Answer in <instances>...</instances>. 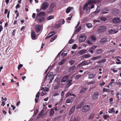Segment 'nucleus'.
Masks as SVG:
<instances>
[{
	"label": "nucleus",
	"mask_w": 121,
	"mask_h": 121,
	"mask_svg": "<svg viewBox=\"0 0 121 121\" xmlns=\"http://www.w3.org/2000/svg\"><path fill=\"white\" fill-rule=\"evenodd\" d=\"M45 15V13L44 12H42L37 14L36 16V20L37 22L41 23L45 21V17L43 16Z\"/></svg>",
	"instance_id": "f257e3e1"
},
{
	"label": "nucleus",
	"mask_w": 121,
	"mask_h": 121,
	"mask_svg": "<svg viewBox=\"0 0 121 121\" xmlns=\"http://www.w3.org/2000/svg\"><path fill=\"white\" fill-rule=\"evenodd\" d=\"M56 6V4L55 3H51L50 5L48 8L47 10L48 13H50L53 12Z\"/></svg>",
	"instance_id": "f03ea898"
},
{
	"label": "nucleus",
	"mask_w": 121,
	"mask_h": 121,
	"mask_svg": "<svg viewBox=\"0 0 121 121\" xmlns=\"http://www.w3.org/2000/svg\"><path fill=\"white\" fill-rule=\"evenodd\" d=\"M49 6V4L47 2H44L42 4L40 9H42L44 10H45Z\"/></svg>",
	"instance_id": "7ed1b4c3"
},
{
	"label": "nucleus",
	"mask_w": 121,
	"mask_h": 121,
	"mask_svg": "<svg viewBox=\"0 0 121 121\" xmlns=\"http://www.w3.org/2000/svg\"><path fill=\"white\" fill-rule=\"evenodd\" d=\"M106 29V27L104 26L100 27L98 29L97 31L98 32L101 33L105 31Z\"/></svg>",
	"instance_id": "20e7f679"
},
{
	"label": "nucleus",
	"mask_w": 121,
	"mask_h": 121,
	"mask_svg": "<svg viewBox=\"0 0 121 121\" xmlns=\"http://www.w3.org/2000/svg\"><path fill=\"white\" fill-rule=\"evenodd\" d=\"M34 25H35L36 26L35 27V29L38 33L41 31L42 29V27L40 25H36V24H34Z\"/></svg>",
	"instance_id": "39448f33"
},
{
	"label": "nucleus",
	"mask_w": 121,
	"mask_h": 121,
	"mask_svg": "<svg viewBox=\"0 0 121 121\" xmlns=\"http://www.w3.org/2000/svg\"><path fill=\"white\" fill-rule=\"evenodd\" d=\"M88 4L86 3L84 4L83 7L84 10H85L86 12L87 13L89 12L90 10V7H88Z\"/></svg>",
	"instance_id": "423d86ee"
},
{
	"label": "nucleus",
	"mask_w": 121,
	"mask_h": 121,
	"mask_svg": "<svg viewBox=\"0 0 121 121\" xmlns=\"http://www.w3.org/2000/svg\"><path fill=\"white\" fill-rule=\"evenodd\" d=\"M102 0H91L88 1V2L89 4H98L101 2Z\"/></svg>",
	"instance_id": "0eeeda50"
},
{
	"label": "nucleus",
	"mask_w": 121,
	"mask_h": 121,
	"mask_svg": "<svg viewBox=\"0 0 121 121\" xmlns=\"http://www.w3.org/2000/svg\"><path fill=\"white\" fill-rule=\"evenodd\" d=\"M86 36L84 34H83L81 35L79 41L80 42H83L86 40Z\"/></svg>",
	"instance_id": "6e6552de"
},
{
	"label": "nucleus",
	"mask_w": 121,
	"mask_h": 121,
	"mask_svg": "<svg viewBox=\"0 0 121 121\" xmlns=\"http://www.w3.org/2000/svg\"><path fill=\"white\" fill-rule=\"evenodd\" d=\"M90 108V107L89 105H86L82 108V110L83 112H86Z\"/></svg>",
	"instance_id": "1a4fd4ad"
},
{
	"label": "nucleus",
	"mask_w": 121,
	"mask_h": 121,
	"mask_svg": "<svg viewBox=\"0 0 121 121\" xmlns=\"http://www.w3.org/2000/svg\"><path fill=\"white\" fill-rule=\"evenodd\" d=\"M53 73L52 72H50L48 76V77L50 80V82H52V80H53L54 76L53 75Z\"/></svg>",
	"instance_id": "9d476101"
},
{
	"label": "nucleus",
	"mask_w": 121,
	"mask_h": 121,
	"mask_svg": "<svg viewBox=\"0 0 121 121\" xmlns=\"http://www.w3.org/2000/svg\"><path fill=\"white\" fill-rule=\"evenodd\" d=\"M75 66H73L71 67L69 69H68L67 71L69 73H73L74 72V70L75 69Z\"/></svg>",
	"instance_id": "9b49d317"
},
{
	"label": "nucleus",
	"mask_w": 121,
	"mask_h": 121,
	"mask_svg": "<svg viewBox=\"0 0 121 121\" xmlns=\"http://www.w3.org/2000/svg\"><path fill=\"white\" fill-rule=\"evenodd\" d=\"M99 95V93L98 92H96L94 93L92 95V99L96 100L97 99Z\"/></svg>",
	"instance_id": "f8f14e48"
},
{
	"label": "nucleus",
	"mask_w": 121,
	"mask_h": 121,
	"mask_svg": "<svg viewBox=\"0 0 121 121\" xmlns=\"http://www.w3.org/2000/svg\"><path fill=\"white\" fill-rule=\"evenodd\" d=\"M90 63L89 62H86V61H84L81 63H80L77 66V67H80L82 66L90 64Z\"/></svg>",
	"instance_id": "ddd939ff"
},
{
	"label": "nucleus",
	"mask_w": 121,
	"mask_h": 121,
	"mask_svg": "<svg viewBox=\"0 0 121 121\" xmlns=\"http://www.w3.org/2000/svg\"><path fill=\"white\" fill-rule=\"evenodd\" d=\"M73 7H68L66 9L65 12L66 13L68 14L71 11L73 10Z\"/></svg>",
	"instance_id": "4468645a"
},
{
	"label": "nucleus",
	"mask_w": 121,
	"mask_h": 121,
	"mask_svg": "<svg viewBox=\"0 0 121 121\" xmlns=\"http://www.w3.org/2000/svg\"><path fill=\"white\" fill-rule=\"evenodd\" d=\"M97 47L95 46H91L89 49V51L91 54L93 53V50L96 48H97Z\"/></svg>",
	"instance_id": "2eb2a0df"
},
{
	"label": "nucleus",
	"mask_w": 121,
	"mask_h": 121,
	"mask_svg": "<svg viewBox=\"0 0 121 121\" xmlns=\"http://www.w3.org/2000/svg\"><path fill=\"white\" fill-rule=\"evenodd\" d=\"M31 35L32 39L33 40H35L37 38V37L36 35L35 32L34 31H32Z\"/></svg>",
	"instance_id": "dca6fc26"
},
{
	"label": "nucleus",
	"mask_w": 121,
	"mask_h": 121,
	"mask_svg": "<svg viewBox=\"0 0 121 121\" xmlns=\"http://www.w3.org/2000/svg\"><path fill=\"white\" fill-rule=\"evenodd\" d=\"M113 22L114 23H117L120 22L121 20L119 18L115 17L113 20Z\"/></svg>",
	"instance_id": "f3484780"
},
{
	"label": "nucleus",
	"mask_w": 121,
	"mask_h": 121,
	"mask_svg": "<svg viewBox=\"0 0 121 121\" xmlns=\"http://www.w3.org/2000/svg\"><path fill=\"white\" fill-rule=\"evenodd\" d=\"M56 33V32H55L54 31H52L49 34V35L51 34H52L50 35H49L47 36L45 38V39H48L49 38L51 37V36H52L54 35Z\"/></svg>",
	"instance_id": "a211bd4d"
},
{
	"label": "nucleus",
	"mask_w": 121,
	"mask_h": 121,
	"mask_svg": "<svg viewBox=\"0 0 121 121\" xmlns=\"http://www.w3.org/2000/svg\"><path fill=\"white\" fill-rule=\"evenodd\" d=\"M69 76L68 75H66L64 76L62 79L61 81L62 82H65L67 81Z\"/></svg>",
	"instance_id": "6ab92c4d"
},
{
	"label": "nucleus",
	"mask_w": 121,
	"mask_h": 121,
	"mask_svg": "<svg viewBox=\"0 0 121 121\" xmlns=\"http://www.w3.org/2000/svg\"><path fill=\"white\" fill-rule=\"evenodd\" d=\"M73 101V99L71 97H70L68 98L66 100V103H70L72 102Z\"/></svg>",
	"instance_id": "aec40b11"
},
{
	"label": "nucleus",
	"mask_w": 121,
	"mask_h": 121,
	"mask_svg": "<svg viewBox=\"0 0 121 121\" xmlns=\"http://www.w3.org/2000/svg\"><path fill=\"white\" fill-rule=\"evenodd\" d=\"M40 94V93L39 92H38L36 95L35 99V101L36 103H37L38 102Z\"/></svg>",
	"instance_id": "412c9836"
},
{
	"label": "nucleus",
	"mask_w": 121,
	"mask_h": 121,
	"mask_svg": "<svg viewBox=\"0 0 121 121\" xmlns=\"http://www.w3.org/2000/svg\"><path fill=\"white\" fill-rule=\"evenodd\" d=\"M101 56H98L92 58L91 59V60H94L99 59H100L101 58Z\"/></svg>",
	"instance_id": "4be33fe9"
},
{
	"label": "nucleus",
	"mask_w": 121,
	"mask_h": 121,
	"mask_svg": "<svg viewBox=\"0 0 121 121\" xmlns=\"http://www.w3.org/2000/svg\"><path fill=\"white\" fill-rule=\"evenodd\" d=\"M69 95L73 96H74L75 97V95L74 94H72L71 92L70 91H69L66 94L65 96L66 98H67Z\"/></svg>",
	"instance_id": "5701e85b"
},
{
	"label": "nucleus",
	"mask_w": 121,
	"mask_h": 121,
	"mask_svg": "<svg viewBox=\"0 0 121 121\" xmlns=\"http://www.w3.org/2000/svg\"><path fill=\"white\" fill-rule=\"evenodd\" d=\"M72 80H69L67 82V84L66 85V87L68 88L72 84Z\"/></svg>",
	"instance_id": "b1692460"
},
{
	"label": "nucleus",
	"mask_w": 121,
	"mask_h": 121,
	"mask_svg": "<svg viewBox=\"0 0 121 121\" xmlns=\"http://www.w3.org/2000/svg\"><path fill=\"white\" fill-rule=\"evenodd\" d=\"M103 50L101 48L97 49L95 51L96 54H97L101 53L102 52Z\"/></svg>",
	"instance_id": "393cba45"
},
{
	"label": "nucleus",
	"mask_w": 121,
	"mask_h": 121,
	"mask_svg": "<svg viewBox=\"0 0 121 121\" xmlns=\"http://www.w3.org/2000/svg\"><path fill=\"white\" fill-rule=\"evenodd\" d=\"M86 50L83 49L82 50L80 51L79 52V55H83L86 52Z\"/></svg>",
	"instance_id": "a878e982"
},
{
	"label": "nucleus",
	"mask_w": 121,
	"mask_h": 121,
	"mask_svg": "<svg viewBox=\"0 0 121 121\" xmlns=\"http://www.w3.org/2000/svg\"><path fill=\"white\" fill-rule=\"evenodd\" d=\"M75 107V106H74L72 107L69 112V114L71 115L73 112L74 111Z\"/></svg>",
	"instance_id": "bb28decb"
},
{
	"label": "nucleus",
	"mask_w": 121,
	"mask_h": 121,
	"mask_svg": "<svg viewBox=\"0 0 121 121\" xmlns=\"http://www.w3.org/2000/svg\"><path fill=\"white\" fill-rule=\"evenodd\" d=\"M100 10V8L99 6H97L96 11L94 12V14L95 15L97 13H98V12Z\"/></svg>",
	"instance_id": "cd10ccee"
},
{
	"label": "nucleus",
	"mask_w": 121,
	"mask_h": 121,
	"mask_svg": "<svg viewBox=\"0 0 121 121\" xmlns=\"http://www.w3.org/2000/svg\"><path fill=\"white\" fill-rule=\"evenodd\" d=\"M100 10V8L99 6H97L96 11L94 12V14L95 15L97 13H98V12Z\"/></svg>",
	"instance_id": "c85d7f7f"
},
{
	"label": "nucleus",
	"mask_w": 121,
	"mask_h": 121,
	"mask_svg": "<svg viewBox=\"0 0 121 121\" xmlns=\"http://www.w3.org/2000/svg\"><path fill=\"white\" fill-rule=\"evenodd\" d=\"M107 41V39L106 38H104L101 39L100 41V43L102 44H103L105 43Z\"/></svg>",
	"instance_id": "c756f323"
},
{
	"label": "nucleus",
	"mask_w": 121,
	"mask_h": 121,
	"mask_svg": "<svg viewBox=\"0 0 121 121\" xmlns=\"http://www.w3.org/2000/svg\"><path fill=\"white\" fill-rule=\"evenodd\" d=\"M66 60L65 59H63L59 63V64L60 65H63L66 61Z\"/></svg>",
	"instance_id": "7c9ffc66"
},
{
	"label": "nucleus",
	"mask_w": 121,
	"mask_h": 121,
	"mask_svg": "<svg viewBox=\"0 0 121 121\" xmlns=\"http://www.w3.org/2000/svg\"><path fill=\"white\" fill-rule=\"evenodd\" d=\"M83 103H84L83 102L81 104H80L78 105L76 107V109H78L81 108L83 104Z\"/></svg>",
	"instance_id": "2f4dec72"
},
{
	"label": "nucleus",
	"mask_w": 121,
	"mask_h": 121,
	"mask_svg": "<svg viewBox=\"0 0 121 121\" xmlns=\"http://www.w3.org/2000/svg\"><path fill=\"white\" fill-rule=\"evenodd\" d=\"M94 116V114L93 113H92L90 114L89 116L88 117V119L89 120H90L92 119L93 118Z\"/></svg>",
	"instance_id": "473e14b6"
},
{
	"label": "nucleus",
	"mask_w": 121,
	"mask_h": 121,
	"mask_svg": "<svg viewBox=\"0 0 121 121\" xmlns=\"http://www.w3.org/2000/svg\"><path fill=\"white\" fill-rule=\"evenodd\" d=\"M109 10L106 8H104L103 10L102 13L103 14H105L107 13L108 12Z\"/></svg>",
	"instance_id": "72a5a7b5"
},
{
	"label": "nucleus",
	"mask_w": 121,
	"mask_h": 121,
	"mask_svg": "<svg viewBox=\"0 0 121 121\" xmlns=\"http://www.w3.org/2000/svg\"><path fill=\"white\" fill-rule=\"evenodd\" d=\"M95 74H90L89 75L88 78L92 79L95 77Z\"/></svg>",
	"instance_id": "f704fd0d"
},
{
	"label": "nucleus",
	"mask_w": 121,
	"mask_h": 121,
	"mask_svg": "<svg viewBox=\"0 0 121 121\" xmlns=\"http://www.w3.org/2000/svg\"><path fill=\"white\" fill-rule=\"evenodd\" d=\"M57 35H55L51 38L50 40V42H52L57 37Z\"/></svg>",
	"instance_id": "c9c22d12"
},
{
	"label": "nucleus",
	"mask_w": 121,
	"mask_h": 121,
	"mask_svg": "<svg viewBox=\"0 0 121 121\" xmlns=\"http://www.w3.org/2000/svg\"><path fill=\"white\" fill-rule=\"evenodd\" d=\"M114 108H112L111 109H109L108 112L109 113H114L115 112V111L114 110Z\"/></svg>",
	"instance_id": "e433bc0d"
},
{
	"label": "nucleus",
	"mask_w": 121,
	"mask_h": 121,
	"mask_svg": "<svg viewBox=\"0 0 121 121\" xmlns=\"http://www.w3.org/2000/svg\"><path fill=\"white\" fill-rule=\"evenodd\" d=\"M109 32L110 33H116L118 32V31H116L114 30L111 29L109 30Z\"/></svg>",
	"instance_id": "4c0bfd02"
},
{
	"label": "nucleus",
	"mask_w": 121,
	"mask_h": 121,
	"mask_svg": "<svg viewBox=\"0 0 121 121\" xmlns=\"http://www.w3.org/2000/svg\"><path fill=\"white\" fill-rule=\"evenodd\" d=\"M91 56L89 54H85L82 56V57L83 58H87L90 57Z\"/></svg>",
	"instance_id": "58836bf2"
},
{
	"label": "nucleus",
	"mask_w": 121,
	"mask_h": 121,
	"mask_svg": "<svg viewBox=\"0 0 121 121\" xmlns=\"http://www.w3.org/2000/svg\"><path fill=\"white\" fill-rule=\"evenodd\" d=\"M54 108H52L50 111V116H52L53 115L54 113Z\"/></svg>",
	"instance_id": "ea45409f"
},
{
	"label": "nucleus",
	"mask_w": 121,
	"mask_h": 121,
	"mask_svg": "<svg viewBox=\"0 0 121 121\" xmlns=\"http://www.w3.org/2000/svg\"><path fill=\"white\" fill-rule=\"evenodd\" d=\"M103 92H109L110 91V90L109 89H106L105 88H103Z\"/></svg>",
	"instance_id": "a19ab883"
},
{
	"label": "nucleus",
	"mask_w": 121,
	"mask_h": 121,
	"mask_svg": "<svg viewBox=\"0 0 121 121\" xmlns=\"http://www.w3.org/2000/svg\"><path fill=\"white\" fill-rule=\"evenodd\" d=\"M87 89L86 87H84L83 88H82L81 89L80 92L81 93H82L84 92Z\"/></svg>",
	"instance_id": "79ce46f5"
},
{
	"label": "nucleus",
	"mask_w": 121,
	"mask_h": 121,
	"mask_svg": "<svg viewBox=\"0 0 121 121\" xmlns=\"http://www.w3.org/2000/svg\"><path fill=\"white\" fill-rule=\"evenodd\" d=\"M86 26L87 27L89 28L91 27L92 26V24L90 23L87 24L86 25Z\"/></svg>",
	"instance_id": "37998d69"
},
{
	"label": "nucleus",
	"mask_w": 121,
	"mask_h": 121,
	"mask_svg": "<svg viewBox=\"0 0 121 121\" xmlns=\"http://www.w3.org/2000/svg\"><path fill=\"white\" fill-rule=\"evenodd\" d=\"M67 52L66 51H64L62 52L61 54V56L63 57L66 56L67 55Z\"/></svg>",
	"instance_id": "c03bdc74"
},
{
	"label": "nucleus",
	"mask_w": 121,
	"mask_h": 121,
	"mask_svg": "<svg viewBox=\"0 0 121 121\" xmlns=\"http://www.w3.org/2000/svg\"><path fill=\"white\" fill-rule=\"evenodd\" d=\"M120 93L119 92H118L116 94V98L117 99V100L118 101H119L120 100L119 96V95Z\"/></svg>",
	"instance_id": "a18cd8bd"
},
{
	"label": "nucleus",
	"mask_w": 121,
	"mask_h": 121,
	"mask_svg": "<svg viewBox=\"0 0 121 121\" xmlns=\"http://www.w3.org/2000/svg\"><path fill=\"white\" fill-rule=\"evenodd\" d=\"M54 18V16L53 15H50L47 18V19L48 20H49L52 19Z\"/></svg>",
	"instance_id": "49530a36"
},
{
	"label": "nucleus",
	"mask_w": 121,
	"mask_h": 121,
	"mask_svg": "<svg viewBox=\"0 0 121 121\" xmlns=\"http://www.w3.org/2000/svg\"><path fill=\"white\" fill-rule=\"evenodd\" d=\"M100 18L101 20L103 21L104 22L105 21L107 20V19L105 17H101Z\"/></svg>",
	"instance_id": "de8ad7c7"
},
{
	"label": "nucleus",
	"mask_w": 121,
	"mask_h": 121,
	"mask_svg": "<svg viewBox=\"0 0 121 121\" xmlns=\"http://www.w3.org/2000/svg\"><path fill=\"white\" fill-rule=\"evenodd\" d=\"M75 62V61L74 60H71L69 62L71 65H72Z\"/></svg>",
	"instance_id": "09e8293b"
},
{
	"label": "nucleus",
	"mask_w": 121,
	"mask_h": 121,
	"mask_svg": "<svg viewBox=\"0 0 121 121\" xmlns=\"http://www.w3.org/2000/svg\"><path fill=\"white\" fill-rule=\"evenodd\" d=\"M44 91H42V93L41 94V95L42 96H43L45 95H46L47 94L46 92Z\"/></svg>",
	"instance_id": "8fccbe9b"
},
{
	"label": "nucleus",
	"mask_w": 121,
	"mask_h": 121,
	"mask_svg": "<svg viewBox=\"0 0 121 121\" xmlns=\"http://www.w3.org/2000/svg\"><path fill=\"white\" fill-rule=\"evenodd\" d=\"M81 29V26H80L79 27H78L75 31L77 32H79L80 30Z\"/></svg>",
	"instance_id": "3c124183"
},
{
	"label": "nucleus",
	"mask_w": 121,
	"mask_h": 121,
	"mask_svg": "<svg viewBox=\"0 0 121 121\" xmlns=\"http://www.w3.org/2000/svg\"><path fill=\"white\" fill-rule=\"evenodd\" d=\"M43 113V111H41L39 113V116H37L38 118L39 117H40L42 115Z\"/></svg>",
	"instance_id": "603ef678"
},
{
	"label": "nucleus",
	"mask_w": 121,
	"mask_h": 121,
	"mask_svg": "<svg viewBox=\"0 0 121 121\" xmlns=\"http://www.w3.org/2000/svg\"><path fill=\"white\" fill-rule=\"evenodd\" d=\"M59 95V94L58 92H56L53 94V96H56L58 95Z\"/></svg>",
	"instance_id": "864d4df0"
},
{
	"label": "nucleus",
	"mask_w": 121,
	"mask_h": 121,
	"mask_svg": "<svg viewBox=\"0 0 121 121\" xmlns=\"http://www.w3.org/2000/svg\"><path fill=\"white\" fill-rule=\"evenodd\" d=\"M82 76V75H81L79 74H78L76 75L75 77V78L77 79H78Z\"/></svg>",
	"instance_id": "5fc2aeb1"
},
{
	"label": "nucleus",
	"mask_w": 121,
	"mask_h": 121,
	"mask_svg": "<svg viewBox=\"0 0 121 121\" xmlns=\"http://www.w3.org/2000/svg\"><path fill=\"white\" fill-rule=\"evenodd\" d=\"M43 91H44L46 92H48L49 91V89L48 87H46Z\"/></svg>",
	"instance_id": "6e6d98bb"
},
{
	"label": "nucleus",
	"mask_w": 121,
	"mask_h": 121,
	"mask_svg": "<svg viewBox=\"0 0 121 121\" xmlns=\"http://www.w3.org/2000/svg\"><path fill=\"white\" fill-rule=\"evenodd\" d=\"M91 39L93 41H95L96 39L95 37L93 36H91Z\"/></svg>",
	"instance_id": "4d7b16f0"
},
{
	"label": "nucleus",
	"mask_w": 121,
	"mask_h": 121,
	"mask_svg": "<svg viewBox=\"0 0 121 121\" xmlns=\"http://www.w3.org/2000/svg\"><path fill=\"white\" fill-rule=\"evenodd\" d=\"M109 116L108 115H104V118L105 119H106Z\"/></svg>",
	"instance_id": "13d9d810"
},
{
	"label": "nucleus",
	"mask_w": 121,
	"mask_h": 121,
	"mask_svg": "<svg viewBox=\"0 0 121 121\" xmlns=\"http://www.w3.org/2000/svg\"><path fill=\"white\" fill-rule=\"evenodd\" d=\"M77 47V46L76 44H74L73 46L72 47V48L73 49H75Z\"/></svg>",
	"instance_id": "bf43d9fd"
},
{
	"label": "nucleus",
	"mask_w": 121,
	"mask_h": 121,
	"mask_svg": "<svg viewBox=\"0 0 121 121\" xmlns=\"http://www.w3.org/2000/svg\"><path fill=\"white\" fill-rule=\"evenodd\" d=\"M23 66V65L21 64H19L18 67V70H19L20 68L22 67Z\"/></svg>",
	"instance_id": "052dcab7"
},
{
	"label": "nucleus",
	"mask_w": 121,
	"mask_h": 121,
	"mask_svg": "<svg viewBox=\"0 0 121 121\" xmlns=\"http://www.w3.org/2000/svg\"><path fill=\"white\" fill-rule=\"evenodd\" d=\"M105 84V83L104 82H102L100 83L99 84V85L100 86H102L104 85Z\"/></svg>",
	"instance_id": "680f3d73"
},
{
	"label": "nucleus",
	"mask_w": 121,
	"mask_h": 121,
	"mask_svg": "<svg viewBox=\"0 0 121 121\" xmlns=\"http://www.w3.org/2000/svg\"><path fill=\"white\" fill-rule=\"evenodd\" d=\"M74 42V40L73 39H71L69 41V44H71Z\"/></svg>",
	"instance_id": "e2e57ef3"
},
{
	"label": "nucleus",
	"mask_w": 121,
	"mask_h": 121,
	"mask_svg": "<svg viewBox=\"0 0 121 121\" xmlns=\"http://www.w3.org/2000/svg\"><path fill=\"white\" fill-rule=\"evenodd\" d=\"M95 82L94 81L90 82L88 83V84H94L95 83Z\"/></svg>",
	"instance_id": "0e129e2a"
},
{
	"label": "nucleus",
	"mask_w": 121,
	"mask_h": 121,
	"mask_svg": "<svg viewBox=\"0 0 121 121\" xmlns=\"http://www.w3.org/2000/svg\"><path fill=\"white\" fill-rule=\"evenodd\" d=\"M16 31V30H14L13 31L12 33V35H14Z\"/></svg>",
	"instance_id": "69168bd1"
},
{
	"label": "nucleus",
	"mask_w": 121,
	"mask_h": 121,
	"mask_svg": "<svg viewBox=\"0 0 121 121\" xmlns=\"http://www.w3.org/2000/svg\"><path fill=\"white\" fill-rule=\"evenodd\" d=\"M100 60H101V63H102V62H105L106 61V59H104Z\"/></svg>",
	"instance_id": "338daca9"
},
{
	"label": "nucleus",
	"mask_w": 121,
	"mask_h": 121,
	"mask_svg": "<svg viewBox=\"0 0 121 121\" xmlns=\"http://www.w3.org/2000/svg\"><path fill=\"white\" fill-rule=\"evenodd\" d=\"M117 85L119 86H120L121 85V82H118L117 83Z\"/></svg>",
	"instance_id": "774afa93"
}]
</instances>
